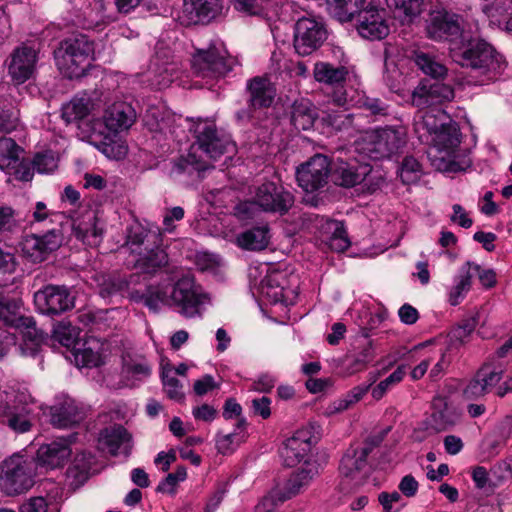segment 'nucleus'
I'll use <instances>...</instances> for the list:
<instances>
[{
  "instance_id": "f257e3e1",
  "label": "nucleus",
  "mask_w": 512,
  "mask_h": 512,
  "mask_svg": "<svg viewBox=\"0 0 512 512\" xmlns=\"http://www.w3.org/2000/svg\"><path fill=\"white\" fill-rule=\"evenodd\" d=\"M130 297L136 302L142 301L153 312L167 306L186 318L201 316L203 305L208 301L207 294L190 274H183L168 283L149 286L145 293L131 291Z\"/></svg>"
},
{
  "instance_id": "f03ea898",
  "label": "nucleus",
  "mask_w": 512,
  "mask_h": 512,
  "mask_svg": "<svg viewBox=\"0 0 512 512\" xmlns=\"http://www.w3.org/2000/svg\"><path fill=\"white\" fill-rule=\"evenodd\" d=\"M452 59L475 73V84L485 85L496 80L506 68V61L490 43L483 39L472 40L466 47L452 52Z\"/></svg>"
},
{
  "instance_id": "7ed1b4c3",
  "label": "nucleus",
  "mask_w": 512,
  "mask_h": 512,
  "mask_svg": "<svg viewBox=\"0 0 512 512\" xmlns=\"http://www.w3.org/2000/svg\"><path fill=\"white\" fill-rule=\"evenodd\" d=\"M196 141L186 158H180L174 164V170L178 173L184 172L189 165L201 170L205 166L196 157L197 151H201L211 159H217L226 152L234 150V145L229 136L219 134L216 125L211 121H201L195 127Z\"/></svg>"
},
{
  "instance_id": "20e7f679",
  "label": "nucleus",
  "mask_w": 512,
  "mask_h": 512,
  "mask_svg": "<svg viewBox=\"0 0 512 512\" xmlns=\"http://www.w3.org/2000/svg\"><path fill=\"white\" fill-rule=\"evenodd\" d=\"M406 143L405 127L387 126L366 132L356 141L355 149L372 160H381L401 152Z\"/></svg>"
},
{
  "instance_id": "39448f33",
  "label": "nucleus",
  "mask_w": 512,
  "mask_h": 512,
  "mask_svg": "<svg viewBox=\"0 0 512 512\" xmlns=\"http://www.w3.org/2000/svg\"><path fill=\"white\" fill-rule=\"evenodd\" d=\"M94 52V43L88 36L76 33L63 39L54 50V59L59 71L73 79L83 75Z\"/></svg>"
},
{
  "instance_id": "423d86ee",
  "label": "nucleus",
  "mask_w": 512,
  "mask_h": 512,
  "mask_svg": "<svg viewBox=\"0 0 512 512\" xmlns=\"http://www.w3.org/2000/svg\"><path fill=\"white\" fill-rule=\"evenodd\" d=\"M236 64L229 56L225 44L212 40L207 47L197 48L192 54L191 67L194 74L207 80H217L227 75Z\"/></svg>"
},
{
  "instance_id": "0eeeda50",
  "label": "nucleus",
  "mask_w": 512,
  "mask_h": 512,
  "mask_svg": "<svg viewBox=\"0 0 512 512\" xmlns=\"http://www.w3.org/2000/svg\"><path fill=\"white\" fill-rule=\"evenodd\" d=\"M35 473L34 459L15 453L0 465V490L8 496L23 494L34 485Z\"/></svg>"
},
{
  "instance_id": "6e6552de",
  "label": "nucleus",
  "mask_w": 512,
  "mask_h": 512,
  "mask_svg": "<svg viewBox=\"0 0 512 512\" xmlns=\"http://www.w3.org/2000/svg\"><path fill=\"white\" fill-rule=\"evenodd\" d=\"M21 307V300L0 296V328L19 330L25 341L39 346L45 339L44 333L36 328L32 317L21 314Z\"/></svg>"
},
{
  "instance_id": "1a4fd4ad",
  "label": "nucleus",
  "mask_w": 512,
  "mask_h": 512,
  "mask_svg": "<svg viewBox=\"0 0 512 512\" xmlns=\"http://www.w3.org/2000/svg\"><path fill=\"white\" fill-rule=\"evenodd\" d=\"M462 21L461 15L444 7L432 8L425 18V34L437 42L456 40L462 34Z\"/></svg>"
},
{
  "instance_id": "9d476101",
  "label": "nucleus",
  "mask_w": 512,
  "mask_h": 512,
  "mask_svg": "<svg viewBox=\"0 0 512 512\" xmlns=\"http://www.w3.org/2000/svg\"><path fill=\"white\" fill-rule=\"evenodd\" d=\"M35 416L28 404L17 401L13 393L0 391V424L15 434L31 431Z\"/></svg>"
},
{
  "instance_id": "9b49d317",
  "label": "nucleus",
  "mask_w": 512,
  "mask_h": 512,
  "mask_svg": "<svg viewBox=\"0 0 512 512\" xmlns=\"http://www.w3.org/2000/svg\"><path fill=\"white\" fill-rule=\"evenodd\" d=\"M296 276L285 270H271L261 281L260 293L271 304L285 306L294 303L297 296Z\"/></svg>"
},
{
  "instance_id": "f8f14e48",
  "label": "nucleus",
  "mask_w": 512,
  "mask_h": 512,
  "mask_svg": "<svg viewBox=\"0 0 512 512\" xmlns=\"http://www.w3.org/2000/svg\"><path fill=\"white\" fill-rule=\"evenodd\" d=\"M75 295L65 285L48 284L34 293L36 309L43 315L55 316L75 306Z\"/></svg>"
},
{
  "instance_id": "ddd939ff",
  "label": "nucleus",
  "mask_w": 512,
  "mask_h": 512,
  "mask_svg": "<svg viewBox=\"0 0 512 512\" xmlns=\"http://www.w3.org/2000/svg\"><path fill=\"white\" fill-rule=\"evenodd\" d=\"M355 28L358 34L367 40H381L390 33L387 12L384 8L370 2L366 7L358 8L355 16Z\"/></svg>"
},
{
  "instance_id": "4468645a",
  "label": "nucleus",
  "mask_w": 512,
  "mask_h": 512,
  "mask_svg": "<svg viewBox=\"0 0 512 512\" xmlns=\"http://www.w3.org/2000/svg\"><path fill=\"white\" fill-rule=\"evenodd\" d=\"M253 193L259 210L266 213L284 215L294 204L293 194L282 185L272 181L255 187Z\"/></svg>"
},
{
  "instance_id": "2eb2a0df",
  "label": "nucleus",
  "mask_w": 512,
  "mask_h": 512,
  "mask_svg": "<svg viewBox=\"0 0 512 512\" xmlns=\"http://www.w3.org/2000/svg\"><path fill=\"white\" fill-rule=\"evenodd\" d=\"M327 39L323 23L312 18H300L295 24L294 48L301 56L312 54Z\"/></svg>"
},
{
  "instance_id": "dca6fc26",
  "label": "nucleus",
  "mask_w": 512,
  "mask_h": 512,
  "mask_svg": "<svg viewBox=\"0 0 512 512\" xmlns=\"http://www.w3.org/2000/svg\"><path fill=\"white\" fill-rule=\"evenodd\" d=\"M37 61L38 49L23 43L12 51L6 61L8 74L15 83L22 84L34 75Z\"/></svg>"
},
{
  "instance_id": "f3484780",
  "label": "nucleus",
  "mask_w": 512,
  "mask_h": 512,
  "mask_svg": "<svg viewBox=\"0 0 512 512\" xmlns=\"http://www.w3.org/2000/svg\"><path fill=\"white\" fill-rule=\"evenodd\" d=\"M331 169L326 156L317 154L297 168L299 186L306 192H313L325 186Z\"/></svg>"
},
{
  "instance_id": "a211bd4d",
  "label": "nucleus",
  "mask_w": 512,
  "mask_h": 512,
  "mask_svg": "<svg viewBox=\"0 0 512 512\" xmlns=\"http://www.w3.org/2000/svg\"><path fill=\"white\" fill-rule=\"evenodd\" d=\"M316 443L310 428L297 430L293 436L288 438L280 450V455L286 466L293 467L308 458L312 446Z\"/></svg>"
},
{
  "instance_id": "6ab92c4d",
  "label": "nucleus",
  "mask_w": 512,
  "mask_h": 512,
  "mask_svg": "<svg viewBox=\"0 0 512 512\" xmlns=\"http://www.w3.org/2000/svg\"><path fill=\"white\" fill-rule=\"evenodd\" d=\"M454 97L455 92L451 85L435 82L431 85H418L412 93L411 102L419 109L433 108L444 102L452 101Z\"/></svg>"
},
{
  "instance_id": "aec40b11",
  "label": "nucleus",
  "mask_w": 512,
  "mask_h": 512,
  "mask_svg": "<svg viewBox=\"0 0 512 512\" xmlns=\"http://www.w3.org/2000/svg\"><path fill=\"white\" fill-rule=\"evenodd\" d=\"M450 120V116L438 107L419 109L414 116V130L418 138L428 144L441 127L450 123Z\"/></svg>"
},
{
  "instance_id": "412c9836",
  "label": "nucleus",
  "mask_w": 512,
  "mask_h": 512,
  "mask_svg": "<svg viewBox=\"0 0 512 512\" xmlns=\"http://www.w3.org/2000/svg\"><path fill=\"white\" fill-rule=\"evenodd\" d=\"M221 9V0H184L181 22L184 25L209 23Z\"/></svg>"
},
{
  "instance_id": "4be33fe9",
  "label": "nucleus",
  "mask_w": 512,
  "mask_h": 512,
  "mask_svg": "<svg viewBox=\"0 0 512 512\" xmlns=\"http://www.w3.org/2000/svg\"><path fill=\"white\" fill-rule=\"evenodd\" d=\"M371 452L369 446L349 447L344 453L339 471L342 477L352 481L353 484L348 489L359 485L362 482V471L366 467L367 457Z\"/></svg>"
},
{
  "instance_id": "5701e85b",
  "label": "nucleus",
  "mask_w": 512,
  "mask_h": 512,
  "mask_svg": "<svg viewBox=\"0 0 512 512\" xmlns=\"http://www.w3.org/2000/svg\"><path fill=\"white\" fill-rule=\"evenodd\" d=\"M61 242V234L56 230L43 235H30L23 242V252L32 262H42L49 253L60 247Z\"/></svg>"
},
{
  "instance_id": "b1692460",
  "label": "nucleus",
  "mask_w": 512,
  "mask_h": 512,
  "mask_svg": "<svg viewBox=\"0 0 512 512\" xmlns=\"http://www.w3.org/2000/svg\"><path fill=\"white\" fill-rule=\"evenodd\" d=\"M502 378V370L493 365H483L463 390L467 400H475L488 393Z\"/></svg>"
},
{
  "instance_id": "393cba45",
  "label": "nucleus",
  "mask_w": 512,
  "mask_h": 512,
  "mask_svg": "<svg viewBox=\"0 0 512 512\" xmlns=\"http://www.w3.org/2000/svg\"><path fill=\"white\" fill-rule=\"evenodd\" d=\"M69 443L64 439L55 440L51 443L41 445L37 450L36 469H55L63 466L71 455Z\"/></svg>"
},
{
  "instance_id": "a878e982",
  "label": "nucleus",
  "mask_w": 512,
  "mask_h": 512,
  "mask_svg": "<svg viewBox=\"0 0 512 512\" xmlns=\"http://www.w3.org/2000/svg\"><path fill=\"white\" fill-rule=\"evenodd\" d=\"M102 449L113 455L129 456L132 449L131 435L122 425H113L103 429L98 438Z\"/></svg>"
},
{
  "instance_id": "bb28decb",
  "label": "nucleus",
  "mask_w": 512,
  "mask_h": 512,
  "mask_svg": "<svg viewBox=\"0 0 512 512\" xmlns=\"http://www.w3.org/2000/svg\"><path fill=\"white\" fill-rule=\"evenodd\" d=\"M320 465L316 460H305L303 466L287 480L284 491L279 490V502L297 495L319 474Z\"/></svg>"
},
{
  "instance_id": "cd10ccee",
  "label": "nucleus",
  "mask_w": 512,
  "mask_h": 512,
  "mask_svg": "<svg viewBox=\"0 0 512 512\" xmlns=\"http://www.w3.org/2000/svg\"><path fill=\"white\" fill-rule=\"evenodd\" d=\"M430 426L436 432L447 430L455 425L460 415L457 409L444 397H435L432 401Z\"/></svg>"
},
{
  "instance_id": "c85d7f7f",
  "label": "nucleus",
  "mask_w": 512,
  "mask_h": 512,
  "mask_svg": "<svg viewBox=\"0 0 512 512\" xmlns=\"http://www.w3.org/2000/svg\"><path fill=\"white\" fill-rule=\"evenodd\" d=\"M135 118L134 109L125 102L114 103L105 111L103 116L105 126L113 133L128 129Z\"/></svg>"
},
{
  "instance_id": "c756f323",
  "label": "nucleus",
  "mask_w": 512,
  "mask_h": 512,
  "mask_svg": "<svg viewBox=\"0 0 512 512\" xmlns=\"http://www.w3.org/2000/svg\"><path fill=\"white\" fill-rule=\"evenodd\" d=\"M166 251L157 243L135 255L134 267L142 273L155 274L168 264Z\"/></svg>"
},
{
  "instance_id": "7c9ffc66",
  "label": "nucleus",
  "mask_w": 512,
  "mask_h": 512,
  "mask_svg": "<svg viewBox=\"0 0 512 512\" xmlns=\"http://www.w3.org/2000/svg\"><path fill=\"white\" fill-rule=\"evenodd\" d=\"M369 172L368 164L339 161L333 171V177L336 184L349 188L361 184Z\"/></svg>"
},
{
  "instance_id": "2f4dec72",
  "label": "nucleus",
  "mask_w": 512,
  "mask_h": 512,
  "mask_svg": "<svg viewBox=\"0 0 512 512\" xmlns=\"http://www.w3.org/2000/svg\"><path fill=\"white\" fill-rule=\"evenodd\" d=\"M51 423L57 428H68L80 422L82 412L71 398H65L62 402L53 405L50 409Z\"/></svg>"
},
{
  "instance_id": "473e14b6",
  "label": "nucleus",
  "mask_w": 512,
  "mask_h": 512,
  "mask_svg": "<svg viewBox=\"0 0 512 512\" xmlns=\"http://www.w3.org/2000/svg\"><path fill=\"white\" fill-rule=\"evenodd\" d=\"M247 90L250 95L249 105L253 109L269 107L275 97V89L265 77H255L249 80Z\"/></svg>"
},
{
  "instance_id": "72a5a7b5",
  "label": "nucleus",
  "mask_w": 512,
  "mask_h": 512,
  "mask_svg": "<svg viewBox=\"0 0 512 512\" xmlns=\"http://www.w3.org/2000/svg\"><path fill=\"white\" fill-rule=\"evenodd\" d=\"M460 136L458 124L451 119L449 124H445L444 127L439 129L428 144H432L436 149L434 155L441 156L458 148L461 142Z\"/></svg>"
},
{
  "instance_id": "f704fd0d",
  "label": "nucleus",
  "mask_w": 512,
  "mask_h": 512,
  "mask_svg": "<svg viewBox=\"0 0 512 512\" xmlns=\"http://www.w3.org/2000/svg\"><path fill=\"white\" fill-rule=\"evenodd\" d=\"M432 157L433 165L443 172H462L472 165L468 150H458L456 148L444 155H433Z\"/></svg>"
},
{
  "instance_id": "c9c22d12",
  "label": "nucleus",
  "mask_w": 512,
  "mask_h": 512,
  "mask_svg": "<svg viewBox=\"0 0 512 512\" xmlns=\"http://www.w3.org/2000/svg\"><path fill=\"white\" fill-rule=\"evenodd\" d=\"M177 72V65L175 62L170 61L168 58L162 60V56L157 51L155 57L151 60L150 78L151 84L159 89L168 87L175 78Z\"/></svg>"
},
{
  "instance_id": "e433bc0d",
  "label": "nucleus",
  "mask_w": 512,
  "mask_h": 512,
  "mask_svg": "<svg viewBox=\"0 0 512 512\" xmlns=\"http://www.w3.org/2000/svg\"><path fill=\"white\" fill-rule=\"evenodd\" d=\"M150 362L141 354L126 353L122 357V373L128 380L142 381L151 375Z\"/></svg>"
},
{
  "instance_id": "4c0bfd02",
  "label": "nucleus",
  "mask_w": 512,
  "mask_h": 512,
  "mask_svg": "<svg viewBox=\"0 0 512 512\" xmlns=\"http://www.w3.org/2000/svg\"><path fill=\"white\" fill-rule=\"evenodd\" d=\"M72 232L75 237L89 246L99 243L102 228L98 227V219L93 213H88L83 220L74 221Z\"/></svg>"
},
{
  "instance_id": "58836bf2",
  "label": "nucleus",
  "mask_w": 512,
  "mask_h": 512,
  "mask_svg": "<svg viewBox=\"0 0 512 512\" xmlns=\"http://www.w3.org/2000/svg\"><path fill=\"white\" fill-rule=\"evenodd\" d=\"M144 123L151 132L162 134L165 138L172 137L175 133L173 117L158 107H149L147 109Z\"/></svg>"
},
{
  "instance_id": "ea45409f",
  "label": "nucleus",
  "mask_w": 512,
  "mask_h": 512,
  "mask_svg": "<svg viewBox=\"0 0 512 512\" xmlns=\"http://www.w3.org/2000/svg\"><path fill=\"white\" fill-rule=\"evenodd\" d=\"M412 59L415 65L427 76L434 79H444L447 76V67L434 55L416 50Z\"/></svg>"
},
{
  "instance_id": "a19ab883",
  "label": "nucleus",
  "mask_w": 512,
  "mask_h": 512,
  "mask_svg": "<svg viewBox=\"0 0 512 512\" xmlns=\"http://www.w3.org/2000/svg\"><path fill=\"white\" fill-rule=\"evenodd\" d=\"M159 241V236L155 233L147 231L139 224L129 228L126 240V246L131 254L136 255L142 250H147L151 245H155Z\"/></svg>"
},
{
  "instance_id": "79ce46f5",
  "label": "nucleus",
  "mask_w": 512,
  "mask_h": 512,
  "mask_svg": "<svg viewBox=\"0 0 512 512\" xmlns=\"http://www.w3.org/2000/svg\"><path fill=\"white\" fill-rule=\"evenodd\" d=\"M317 112L313 104L306 99L295 101L291 110V123L297 130H309L313 127Z\"/></svg>"
},
{
  "instance_id": "37998d69",
  "label": "nucleus",
  "mask_w": 512,
  "mask_h": 512,
  "mask_svg": "<svg viewBox=\"0 0 512 512\" xmlns=\"http://www.w3.org/2000/svg\"><path fill=\"white\" fill-rule=\"evenodd\" d=\"M313 75L317 82L334 86L343 83L349 75V71L345 66L317 62L314 65Z\"/></svg>"
},
{
  "instance_id": "c03bdc74",
  "label": "nucleus",
  "mask_w": 512,
  "mask_h": 512,
  "mask_svg": "<svg viewBox=\"0 0 512 512\" xmlns=\"http://www.w3.org/2000/svg\"><path fill=\"white\" fill-rule=\"evenodd\" d=\"M270 240V232L267 226L251 228L237 237V244L246 250H263Z\"/></svg>"
},
{
  "instance_id": "a18cd8bd",
  "label": "nucleus",
  "mask_w": 512,
  "mask_h": 512,
  "mask_svg": "<svg viewBox=\"0 0 512 512\" xmlns=\"http://www.w3.org/2000/svg\"><path fill=\"white\" fill-rule=\"evenodd\" d=\"M329 14L340 22H349L354 19L359 7L365 5L366 0H325Z\"/></svg>"
},
{
  "instance_id": "49530a36",
  "label": "nucleus",
  "mask_w": 512,
  "mask_h": 512,
  "mask_svg": "<svg viewBox=\"0 0 512 512\" xmlns=\"http://www.w3.org/2000/svg\"><path fill=\"white\" fill-rule=\"evenodd\" d=\"M22 153L23 149L12 138H0V169L7 172L16 169Z\"/></svg>"
},
{
  "instance_id": "de8ad7c7",
  "label": "nucleus",
  "mask_w": 512,
  "mask_h": 512,
  "mask_svg": "<svg viewBox=\"0 0 512 512\" xmlns=\"http://www.w3.org/2000/svg\"><path fill=\"white\" fill-rule=\"evenodd\" d=\"M472 286V273L469 266H461L454 278V284L449 289L448 301L452 306L458 305L469 292Z\"/></svg>"
},
{
  "instance_id": "09e8293b",
  "label": "nucleus",
  "mask_w": 512,
  "mask_h": 512,
  "mask_svg": "<svg viewBox=\"0 0 512 512\" xmlns=\"http://www.w3.org/2000/svg\"><path fill=\"white\" fill-rule=\"evenodd\" d=\"M484 14L489 18L493 25L501 26L512 17V0H493L482 8Z\"/></svg>"
},
{
  "instance_id": "8fccbe9b",
  "label": "nucleus",
  "mask_w": 512,
  "mask_h": 512,
  "mask_svg": "<svg viewBox=\"0 0 512 512\" xmlns=\"http://www.w3.org/2000/svg\"><path fill=\"white\" fill-rule=\"evenodd\" d=\"M90 108L89 98L76 96L62 106V118L67 124L76 122L86 117Z\"/></svg>"
},
{
  "instance_id": "3c124183",
  "label": "nucleus",
  "mask_w": 512,
  "mask_h": 512,
  "mask_svg": "<svg viewBox=\"0 0 512 512\" xmlns=\"http://www.w3.org/2000/svg\"><path fill=\"white\" fill-rule=\"evenodd\" d=\"M327 229L331 232V236L327 242L331 250L344 252L349 248L350 240L342 222L336 220L328 221Z\"/></svg>"
},
{
  "instance_id": "603ef678",
  "label": "nucleus",
  "mask_w": 512,
  "mask_h": 512,
  "mask_svg": "<svg viewBox=\"0 0 512 512\" xmlns=\"http://www.w3.org/2000/svg\"><path fill=\"white\" fill-rule=\"evenodd\" d=\"M79 336V328L61 321L53 329V338L67 348L73 346Z\"/></svg>"
},
{
  "instance_id": "864d4df0",
  "label": "nucleus",
  "mask_w": 512,
  "mask_h": 512,
  "mask_svg": "<svg viewBox=\"0 0 512 512\" xmlns=\"http://www.w3.org/2000/svg\"><path fill=\"white\" fill-rule=\"evenodd\" d=\"M398 173L403 183H415L422 174L421 164L414 157L406 156L398 169Z\"/></svg>"
},
{
  "instance_id": "5fc2aeb1",
  "label": "nucleus",
  "mask_w": 512,
  "mask_h": 512,
  "mask_svg": "<svg viewBox=\"0 0 512 512\" xmlns=\"http://www.w3.org/2000/svg\"><path fill=\"white\" fill-rule=\"evenodd\" d=\"M370 385H358L354 388H352L347 394H345L342 398L338 399L333 403V411L334 412H340L347 410L352 405L357 403L362 399V397L367 393L369 390Z\"/></svg>"
},
{
  "instance_id": "6e6d98bb",
  "label": "nucleus",
  "mask_w": 512,
  "mask_h": 512,
  "mask_svg": "<svg viewBox=\"0 0 512 512\" xmlns=\"http://www.w3.org/2000/svg\"><path fill=\"white\" fill-rule=\"evenodd\" d=\"M386 3L399 14L415 17L422 11L423 0H386Z\"/></svg>"
},
{
  "instance_id": "4d7b16f0",
  "label": "nucleus",
  "mask_w": 512,
  "mask_h": 512,
  "mask_svg": "<svg viewBox=\"0 0 512 512\" xmlns=\"http://www.w3.org/2000/svg\"><path fill=\"white\" fill-rule=\"evenodd\" d=\"M406 374V368L404 365L398 366L397 369L391 373L387 378L382 380L376 387L372 390L373 398L379 400L384 394L390 389L391 386L402 381L404 375Z\"/></svg>"
},
{
  "instance_id": "13d9d810",
  "label": "nucleus",
  "mask_w": 512,
  "mask_h": 512,
  "mask_svg": "<svg viewBox=\"0 0 512 512\" xmlns=\"http://www.w3.org/2000/svg\"><path fill=\"white\" fill-rule=\"evenodd\" d=\"M33 168L42 174H47L53 172L58 166V159L56 158L54 152L52 151H44L39 152L34 156L32 161Z\"/></svg>"
},
{
  "instance_id": "bf43d9fd",
  "label": "nucleus",
  "mask_w": 512,
  "mask_h": 512,
  "mask_svg": "<svg viewBox=\"0 0 512 512\" xmlns=\"http://www.w3.org/2000/svg\"><path fill=\"white\" fill-rule=\"evenodd\" d=\"M475 329L473 320H465L454 327L448 334L449 342L453 346L462 345Z\"/></svg>"
},
{
  "instance_id": "052dcab7",
  "label": "nucleus",
  "mask_w": 512,
  "mask_h": 512,
  "mask_svg": "<svg viewBox=\"0 0 512 512\" xmlns=\"http://www.w3.org/2000/svg\"><path fill=\"white\" fill-rule=\"evenodd\" d=\"M95 463V456L91 452L83 451L75 456L70 470L75 469L80 475H87L95 471Z\"/></svg>"
},
{
  "instance_id": "680f3d73",
  "label": "nucleus",
  "mask_w": 512,
  "mask_h": 512,
  "mask_svg": "<svg viewBox=\"0 0 512 512\" xmlns=\"http://www.w3.org/2000/svg\"><path fill=\"white\" fill-rule=\"evenodd\" d=\"M465 266H469L472 278L477 275L480 283L485 288H491L496 284V273L492 269H482L480 265L474 262H466Z\"/></svg>"
},
{
  "instance_id": "e2e57ef3",
  "label": "nucleus",
  "mask_w": 512,
  "mask_h": 512,
  "mask_svg": "<svg viewBox=\"0 0 512 512\" xmlns=\"http://www.w3.org/2000/svg\"><path fill=\"white\" fill-rule=\"evenodd\" d=\"M239 446V439L236 433L217 434L216 448L217 451L223 455L233 453Z\"/></svg>"
},
{
  "instance_id": "0e129e2a",
  "label": "nucleus",
  "mask_w": 512,
  "mask_h": 512,
  "mask_svg": "<svg viewBox=\"0 0 512 512\" xmlns=\"http://www.w3.org/2000/svg\"><path fill=\"white\" fill-rule=\"evenodd\" d=\"M162 380L165 392L170 399L175 401L183 400L182 385L177 378L169 376V372H163Z\"/></svg>"
},
{
  "instance_id": "69168bd1",
  "label": "nucleus",
  "mask_w": 512,
  "mask_h": 512,
  "mask_svg": "<svg viewBox=\"0 0 512 512\" xmlns=\"http://www.w3.org/2000/svg\"><path fill=\"white\" fill-rule=\"evenodd\" d=\"M187 472L184 466H179L175 472L169 473L165 479H163L158 487V492H173L174 487L180 481H184L186 479Z\"/></svg>"
},
{
  "instance_id": "338daca9",
  "label": "nucleus",
  "mask_w": 512,
  "mask_h": 512,
  "mask_svg": "<svg viewBox=\"0 0 512 512\" xmlns=\"http://www.w3.org/2000/svg\"><path fill=\"white\" fill-rule=\"evenodd\" d=\"M19 115L18 111L13 108L0 110V132L10 133L15 130L18 124Z\"/></svg>"
},
{
  "instance_id": "774afa93",
  "label": "nucleus",
  "mask_w": 512,
  "mask_h": 512,
  "mask_svg": "<svg viewBox=\"0 0 512 512\" xmlns=\"http://www.w3.org/2000/svg\"><path fill=\"white\" fill-rule=\"evenodd\" d=\"M77 364L83 367H96L100 364L101 358L99 353L94 352L91 348H84L75 354Z\"/></svg>"
}]
</instances>
